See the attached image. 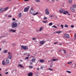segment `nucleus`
I'll use <instances>...</instances> for the list:
<instances>
[{
    "mask_svg": "<svg viewBox=\"0 0 76 76\" xmlns=\"http://www.w3.org/2000/svg\"><path fill=\"white\" fill-rule=\"evenodd\" d=\"M29 67H30V68H31V69H32V68H33V66H29Z\"/></svg>",
    "mask_w": 76,
    "mask_h": 76,
    "instance_id": "a19ab883",
    "label": "nucleus"
},
{
    "mask_svg": "<svg viewBox=\"0 0 76 76\" xmlns=\"http://www.w3.org/2000/svg\"><path fill=\"white\" fill-rule=\"evenodd\" d=\"M51 1H53V2H54V1H55V0H51Z\"/></svg>",
    "mask_w": 76,
    "mask_h": 76,
    "instance_id": "864d4df0",
    "label": "nucleus"
},
{
    "mask_svg": "<svg viewBox=\"0 0 76 76\" xmlns=\"http://www.w3.org/2000/svg\"><path fill=\"white\" fill-rule=\"evenodd\" d=\"M24 1H28V0H24Z\"/></svg>",
    "mask_w": 76,
    "mask_h": 76,
    "instance_id": "603ef678",
    "label": "nucleus"
},
{
    "mask_svg": "<svg viewBox=\"0 0 76 76\" xmlns=\"http://www.w3.org/2000/svg\"><path fill=\"white\" fill-rule=\"evenodd\" d=\"M18 67H19L21 68H24V66L21 64H18Z\"/></svg>",
    "mask_w": 76,
    "mask_h": 76,
    "instance_id": "ddd939ff",
    "label": "nucleus"
},
{
    "mask_svg": "<svg viewBox=\"0 0 76 76\" xmlns=\"http://www.w3.org/2000/svg\"><path fill=\"white\" fill-rule=\"evenodd\" d=\"M69 2L70 3H72V0H69Z\"/></svg>",
    "mask_w": 76,
    "mask_h": 76,
    "instance_id": "c85d7f7f",
    "label": "nucleus"
},
{
    "mask_svg": "<svg viewBox=\"0 0 76 76\" xmlns=\"http://www.w3.org/2000/svg\"><path fill=\"white\" fill-rule=\"evenodd\" d=\"M50 67H53V64H50Z\"/></svg>",
    "mask_w": 76,
    "mask_h": 76,
    "instance_id": "2f4dec72",
    "label": "nucleus"
},
{
    "mask_svg": "<svg viewBox=\"0 0 76 76\" xmlns=\"http://www.w3.org/2000/svg\"><path fill=\"white\" fill-rule=\"evenodd\" d=\"M15 20V18H13L12 19V20Z\"/></svg>",
    "mask_w": 76,
    "mask_h": 76,
    "instance_id": "09e8293b",
    "label": "nucleus"
},
{
    "mask_svg": "<svg viewBox=\"0 0 76 76\" xmlns=\"http://www.w3.org/2000/svg\"><path fill=\"white\" fill-rule=\"evenodd\" d=\"M64 37L65 38H69L70 37V35L67 34H66L64 35Z\"/></svg>",
    "mask_w": 76,
    "mask_h": 76,
    "instance_id": "423d86ee",
    "label": "nucleus"
},
{
    "mask_svg": "<svg viewBox=\"0 0 76 76\" xmlns=\"http://www.w3.org/2000/svg\"><path fill=\"white\" fill-rule=\"evenodd\" d=\"M36 2H39V0H36Z\"/></svg>",
    "mask_w": 76,
    "mask_h": 76,
    "instance_id": "ea45409f",
    "label": "nucleus"
},
{
    "mask_svg": "<svg viewBox=\"0 0 76 76\" xmlns=\"http://www.w3.org/2000/svg\"><path fill=\"white\" fill-rule=\"evenodd\" d=\"M70 10L71 12H75V9L74 8H70Z\"/></svg>",
    "mask_w": 76,
    "mask_h": 76,
    "instance_id": "f8f14e48",
    "label": "nucleus"
},
{
    "mask_svg": "<svg viewBox=\"0 0 76 76\" xmlns=\"http://www.w3.org/2000/svg\"><path fill=\"white\" fill-rule=\"evenodd\" d=\"M20 23H18V24H19V25H20Z\"/></svg>",
    "mask_w": 76,
    "mask_h": 76,
    "instance_id": "774afa93",
    "label": "nucleus"
},
{
    "mask_svg": "<svg viewBox=\"0 0 76 76\" xmlns=\"http://www.w3.org/2000/svg\"><path fill=\"white\" fill-rule=\"evenodd\" d=\"M44 28L43 27H42L40 28L39 30V32H41L42 30H43Z\"/></svg>",
    "mask_w": 76,
    "mask_h": 76,
    "instance_id": "a211bd4d",
    "label": "nucleus"
},
{
    "mask_svg": "<svg viewBox=\"0 0 76 76\" xmlns=\"http://www.w3.org/2000/svg\"><path fill=\"white\" fill-rule=\"evenodd\" d=\"M36 39V38H34L32 39V40H35Z\"/></svg>",
    "mask_w": 76,
    "mask_h": 76,
    "instance_id": "58836bf2",
    "label": "nucleus"
},
{
    "mask_svg": "<svg viewBox=\"0 0 76 76\" xmlns=\"http://www.w3.org/2000/svg\"><path fill=\"white\" fill-rule=\"evenodd\" d=\"M18 26V23H12V28H16Z\"/></svg>",
    "mask_w": 76,
    "mask_h": 76,
    "instance_id": "f03ea898",
    "label": "nucleus"
},
{
    "mask_svg": "<svg viewBox=\"0 0 76 76\" xmlns=\"http://www.w3.org/2000/svg\"><path fill=\"white\" fill-rule=\"evenodd\" d=\"M37 70H39V68H38L37 69Z\"/></svg>",
    "mask_w": 76,
    "mask_h": 76,
    "instance_id": "5fc2aeb1",
    "label": "nucleus"
},
{
    "mask_svg": "<svg viewBox=\"0 0 76 76\" xmlns=\"http://www.w3.org/2000/svg\"><path fill=\"white\" fill-rule=\"evenodd\" d=\"M47 20H46V21H43L42 22L44 23H47Z\"/></svg>",
    "mask_w": 76,
    "mask_h": 76,
    "instance_id": "a878e982",
    "label": "nucleus"
},
{
    "mask_svg": "<svg viewBox=\"0 0 76 76\" xmlns=\"http://www.w3.org/2000/svg\"><path fill=\"white\" fill-rule=\"evenodd\" d=\"M61 28H63L64 26H63V25H61Z\"/></svg>",
    "mask_w": 76,
    "mask_h": 76,
    "instance_id": "a18cd8bd",
    "label": "nucleus"
},
{
    "mask_svg": "<svg viewBox=\"0 0 76 76\" xmlns=\"http://www.w3.org/2000/svg\"><path fill=\"white\" fill-rule=\"evenodd\" d=\"M0 76H2V75L1 74H0Z\"/></svg>",
    "mask_w": 76,
    "mask_h": 76,
    "instance_id": "0e129e2a",
    "label": "nucleus"
},
{
    "mask_svg": "<svg viewBox=\"0 0 76 76\" xmlns=\"http://www.w3.org/2000/svg\"><path fill=\"white\" fill-rule=\"evenodd\" d=\"M66 72H67V73H72L71 71H70L67 70L66 71Z\"/></svg>",
    "mask_w": 76,
    "mask_h": 76,
    "instance_id": "cd10ccee",
    "label": "nucleus"
},
{
    "mask_svg": "<svg viewBox=\"0 0 76 76\" xmlns=\"http://www.w3.org/2000/svg\"><path fill=\"white\" fill-rule=\"evenodd\" d=\"M63 52L64 54H66V50H63Z\"/></svg>",
    "mask_w": 76,
    "mask_h": 76,
    "instance_id": "f704fd0d",
    "label": "nucleus"
},
{
    "mask_svg": "<svg viewBox=\"0 0 76 76\" xmlns=\"http://www.w3.org/2000/svg\"><path fill=\"white\" fill-rule=\"evenodd\" d=\"M74 37H75V39H76V34H75L74 35Z\"/></svg>",
    "mask_w": 76,
    "mask_h": 76,
    "instance_id": "473e14b6",
    "label": "nucleus"
},
{
    "mask_svg": "<svg viewBox=\"0 0 76 76\" xmlns=\"http://www.w3.org/2000/svg\"><path fill=\"white\" fill-rule=\"evenodd\" d=\"M48 25L49 26H51L52 25H53V23H50Z\"/></svg>",
    "mask_w": 76,
    "mask_h": 76,
    "instance_id": "bb28decb",
    "label": "nucleus"
},
{
    "mask_svg": "<svg viewBox=\"0 0 76 76\" xmlns=\"http://www.w3.org/2000/svg\"><path fill=\"white\" fill-rule=\"evenodd\" d=\"M61 32V31H56V33H57V34H60Z\"/></svg>",
    "mask_w": 76,
    "mask_h": 76,
    "instance_id": "393cba45",
    "label": "nucleus"
},
{
    "mask_svg": "<svg viewBox=\"0 0 76 76\" xmlns=\"http://www.w3.org/2000/svg\"><path fill=\"white\" fill-rule=\"evenodd\" d=\"M3 12H4V9H3V8H2L0 9V13H3Z\"/></svg>",
    "mask_w": 76,
    "mask_h": 76,
    "instance_id": "dca6fc26",
    "label": "nucleus"
},
{
    "mask_svg": "<svg viewBox=\"0 0 76 76\" xmlns=\"http://www.w3.org/2000/svg\"><path fill=\"white\" fill-rule=\"evenodd\" d=\"M73 7H74V8L76 7V4H74L73 5Z\"/></svg>",
    "mask_w": 76,
    "mask_h": 76,
    "instance_id": "72a5a7b5",
    "label": "nucleus"
},
{
    "mask_svg": "<svg viewBox=\"0 0 76 76\" xmlns=\"http://www.w3.org/2000/svg\"><path fill=\"white\" fill-rule=\"evenodd\" d=\"M8 9H9V7L5 8V10H4V12H6V11Z\"/></svg>",
    "mask_w": 76,
    "mask_h": 76,
    "instance_id": "4be33fe9",
    "label": "nucleus"
},
{
    "mask_svg": "<svg viewBox=\"0 0 76 76\" xmlns=\"http://www.w3.org/2000/svg\"><path fill=\"white\" fill-rule=\"evenodd\" d=\"M44 19L45 20H46L47 19V17H44Z\"/></svg>",
    "mask_w": 76,
    "mask_h": 76,
    "instance_id": "4c0bfd02",
    "label": "nucleus"
},
{
    "mask_svg": "<svg viewBox=\"0 0 76 76\" xmlns=\"http://www.w3.org/2000/svg\"><path fill=\"white\" fill-rule=\"evenodd\" d=\"M45 43V42L44 41H40L39 42V45L40 46H42V45H43Z\"/></svg>",
    "mask_w": 76,
    "mask_h": 76,
    "instance_id": "0eeeda50",
    "label": "nucleus"
},
{
    "mask_svg": "<svg viewBox=\"0 0 76 76\" xmlns=\"http://www.w3.org/2000/svg\"><path fill=\"white\" fill-rule=\"evenodd\" d=\"M40 63H42V62H45V61L44 60H40Z\"/></svg>",
    "mask_w": 76,
    "mask_h": 76,
    "instance_id": "5701e85b",
    "label": "nucleus"
},
{
    "mask_svg": "<svg viewBox=\"0 0 76 76\" xmlns=\"http://www.w3.org/2000/svg\"><path fill=\"white\" fill-rule=\"evenodd\" d=\"M9 31L10 32H15L16 31V30H13L12 29H10L9 30Z\"/></svg>",
    "mask_w": 76,
    "mask_h": 76,
    "instance_id": "6ab92c4d",
    "label": "nucleus"
},
{
    "mask_svg": "<svg viewBox=\"0 0 76 76\" xmlns=\"http://www.w3.org/2000/svg\"><path fill=\"white\" fill-rule=\"evenodd\" d=\"M53 16H52V15H51L50 16V18H52V17H53Z\"/></svg>",
    "mask_w": 76,
    "mask_h": 76,
    "instance_id": "13d9d810",
    "label": "nucleus"
},
{
    "mask_svg": "<svg viewBox=\"0 0 76 76\" xmlns=\"http://www.w3.org/2000/svg\"><path fill=\"white\" fill-rule=\"evenodd\" d=\"M54 25L53 26H52V28H53V27H54Z\"/></svg>",
    "mask_w": 76,
    "mask_h": 76,
    "instance_id": "69168bd1",
    "label": "nucleus"
},
{
    "mask_svg": "<svg viewBox=\"0 0 76 76\" xmlns=\"http://www.w3.org/2000/svg\"><path fill=\"white\" fill-rule=\"evenodd\" d=\"M4 37H5V36H3L2 38H4Z\"/></svg>",
    "mask_w": 76,
    "mask_h": 76,
    "instance_id": "052dcab7",
    "label": "nucleus"
},
{
    "mask_svg": "<svg viewBox=\"0 0 76 76\" xmlns=\"http://www.w3.org/2000/svg\"><path fill=\"white\" fill-rule=\"evenodd\" d=\"M21 47L22 49L24 50H27L28 49V46H24L23 45H21Z\"/></svg>",
    "mask_w": 76,
    "mask_h": 76,
    "instance_id": "7ed1b4c3",
    "label": "nucleus"
},
{
    "mask_svg": "<svg viewBox=\"0 0 76 76\" xmlns=\"http://www.w3.org/2000/svg\"><path fill=\"white\" fill-rule=\"evenodd\" d=\"M45 14L46 15H49V10L48 8H47L45 10Z\"/></svg>",
    "mask_w": 76,
    "mask_h": 76,
    "instance_id": "20e7f679",
    "label": "nucleus"
},
{
    "mask_svg": "<svg viewBox=\"0 0 76 76\" xmlns=\"http://www.w3.org/2000/svg\"><path fill=\"white\" fill-rule=\"evenodd\" d=\"M32 75H33V73L32 72H29L28 74V76H32Z\"/></svg>",
    "mask_w": 76,
    "mask_h": 76,
    "instance_id": "2eb2a0df",
    "label": "nucleus"
},
{
    "mask_svg": "<svg viewBox=\"0 0 76 76\" xmlns=\"http://www.w3.org/2000/svg\"><path fill=\"white\" fill-rule=\"evenodd\" d=\"M8 73H9V72H8L5 73V74H8Z\"/></svg>",
    "mask_w": 76,
    "mask_h": 76,
    "instance_id": "8fccbe9b",
    "label": "nucleus"
},
{
    "mask_svg": "<svg viewBox=\"0 0 76 76\" xmlns=\"http://www.w3.org/2000/svg\"><path fill=\"white\" fill-rule=\"evenodd\" d=\"M59 45H62V44L61 43H60V44H59Z\"/></svg>",
    "mask_w": 76,
    "mask_h": 76,
    "instance_id": "4d7b16f0",
    "label": "nucleus"
},
{
    "mask_svg": "<svg viewBox=\"0 0 76 76\" xmlns=\"http://www.w3.org/2000/svg\"><path fill=\"white\" fill-rule=\"evenodd\" d=\"M10 62L9 61V60L8 58L6 59V61H5V63L6 64H8Z\"/></svg>",
    "mask_w": 76,
    "mask_h": 76,
    "instance_id": "1a4fd4ad",
    "label": "nucleus"
},
{
    "mask_svg": "<svg viewBox=\"0 0 76 76\" xmlns=\"http://www.w3.org/2000/svg\"><path fill=\"white\" fill-rule=\"evenodd\" d=\"M71 28H74V26L73 25H72L71 26Z\"/></svg>",
    "mask_w": 76,
    "mask_h": 76,
    "instance_id": "49530a36",
    "label": "nucleus"
},
{
    "mask_svg": "<svg viewBox=\"0 0 76 76\" xmlns=\"http://www.w3.org/2000/svg\"><path fill=\"white\" fill-rule=\"evenodd\" d=\"M30 13L31 14H32L33 15H38L39 14L38 12H37L36 13H35V11L32 8H31L30 10ZM35 13V14H34Z\"/></svg>",
    "mask_w": 76,
    "mask_h": 76,
    "instance_id": "f257e3e1",
    "label": "nucleus"
},
{
    "mask_svg": "<svg viewBox=\"0 0 76 76\" xmlns=\"http://www.w3.org/2000/svg\"><path fill=\"white\" fill-rule=\"evenodd\" d=\"M20 62H22L23 61L22 60H20Z\"/></svg>",
    "mask_w": 76,
    "mask_h": 76,
    "instance_id": "6e6d98bb",
    "label": "nucleus"
},
{
    "mask_svg": "<svg viewBox=\"0 0 76 76\" xmlns=\"http://www.w3.org/2000/svg\"><path fill=\"white\" fill-rule=\"evenodd\" d=\"M57 44V42H55L54 43V44Z\"/></svg>",
    "mask_w": 76,
    "mask_h": 76,
    "instance_id": "3c124183",
    "label": "nucleus"
},
{
    "mask_svg": "<svg viewBox=\"0 0 76 76\" xmlns=\"http://www.w3.org/2000/svg\"><path fill=\"white\" fill-rule=\"evenodd\" d=\"M54 28H56V29H57V27H56V26H54Z\"/></svg>",
    "mask_w": 76,
    "mask_h": 76,
    "instance_id": "79ce46f5",
    "label": "nucleus"
},
{
    "mask_svg": "<svg viewBox=\"0 0 76 76\" xmlns=\"http://www.w3.org/2000/svg\"><path fill=\"white\" fill-rule=\"evenodd\" d=\"M8 18H11V17H12V15H9L8 16Z\"/></svg>",
    "mask_w": 76,
    "mask_h": 76,
    "instance_id": "37998d69",
    "label": "nucleus"
},
{
    "mask_svg": "<svg viewBox=\"0 0 76 76\" xmlns=\"http://www.w3.org/2000/svg\"><path fill=\"white\" fill-rule=\"evenodd\" d=\"M64 27L65 28H68V26L67 24H65L64 26Z\"/></svg>",
    "mask_w": 76,
    "mask_h": 76,
    "instance_id": "c756f323",
    "label": "nucleus"
},
{
    "mask_svg": "<svg viewBox=\"0 0 76 76\" xmlns=\"http://www.w3.org/2000/svg\"><path fill=\"white\" fill-rule=\"evenodd\" d=\"M7 52V50H5L3 51V53L5 54Z\"/></svg>",
    "mask_w": 76,
    "mask_h": 76,
    "instance_id": "b1692460",
    "label": "nucleus"
},
{
    "mask_svg": "<svg viewBox=\"0 0 76 76\" xmlns=\"http://www.w3.org/2000/svg\"><path fill=\"white\" fill-rule=\"evenodd\" d=\"M72 62L71 61V62H69L68 63V64H72Z\"/></svg>",
    "mask_w": 76,
    "mask_h": 76,
    "instance_id": "7c9ffc66",
    "label": "nucleus"
},
{
    "mask_svg": "<svg viewBox=\"0 0 76 76\" xmlns=\"http://www.w3.org/2000/svg\"><path fill=\"white\" fill-rule=\"evenodd\" d=\"M22 16V13L21 12L18 15V18H20Z\"/></svg>",
    "mask_w": 76,
    "mask_h": 76,
    "instance_id": "f3484780",
    "label": "nucleus"
},
{
    "mask_svg": "<svg viewBox=\"0 0 76 76\" xmlns=\"http://www.w3.org/2000/svg\"><path fill=\"white\" fill-rule=\"evenodd\" d=\"M0 38H2V37L1 36L0 37Z\"/></svg>",
    "mask_w": 76,
    "mask_h": 76,
    "instance_id": "e2e57ef3",
    "label": "nucleus"
},
{
    "mask_svg": "<svg viewBox=\"0 0 76 76\" xmlns=\"http://www.w3.org/2000/svg\"><path fill=\"white\" fill-rule=\"evenodd\" d=\"M33 63H32V62H30V65H31V64H32Z\"/></svg>",
    "mask_w": 76,
    "mask_h": 76,
    "instance_id": "c03bdc74",
    "label": "nucleus"
},
{
    "mask_svg": "<svg viewBox=\"0 0 76 76\" xmlns=\"http://www.w3.org/2000/svg\"><path fill=\"white\" fill-rule=\"evenodd\" d=\"M7 0V1H12V0Z\"/></svg>",
    "mask_w": 76,
    "mask_h": 76,
    "instance_id": "680f3d73",
    "label": "nucleus"
},
{
    "mask_svg": "<svg viewBox=\"0 0 76 76\" xmlns=\"http://www.w3.org/2000/svg\"><path fill=\"white\" fill-rule=\"evenodd\" d=\"M6 62H4V61H2V65H6Z\"/></svg>",
    "mask_w": 76,
    "mask_h": 76,
    "instance_id": "412c9836",
    "label": "nucleus"
},
{
    "mask_svg": "<svg viewBox=\"0 0 76 76\" xmlns=\"http://www.w3.org/2000/svg\"><path fill=\"white\" fill-rule=\"evenodd\" d=\"M28 58H29V57H26L25 58V59H27V60H28Z\"/></svg>",
    "mask_w": 76,
    "mask_h": 76,
    "instance_id": "de8ad7c7",
    "label": "nucleus"
},
{
    "mask_svg": "<svg viewBox=\"0 0 76 76\" xmlns=\"http://www.w3.org/2000/svg\"><path fill=\"white\" fill-rule=\"evenodd\" d=\"M29 10V8H25L24 10V12H28Z\"/></svg>",
    "mask_w": 76,
    "mask_h": 76,
    "instance_id": "4468645a",
    "label": "nucleus"
},
{
    "mask_svg": "<svg viewBox=\"0 0 76 76\" xmlns=\"http://www.w3.org/2000/svg\"><path fill=\"white\" fill-rule=\"evenodd\" d=\"M36 60V58L35 57H34L30 61L31 62H34Z\"/></svg>",
    "mask_w": 76,
    "mask_h": 76,
    "instance_id": "9d476101",
    "label": "nucleus"
},
{
    "mask_svg": "<svg viewBox=\"0 0 76 76\" xmlns=\"http://www.w3.org/2000/svg\"><path fill=\"white\" fill-rule=\"evenodd\" d=\"M64 9H61L59 10V13H62L63 12V11H64Z\"/></svg>",
    "mask_w": 76,
    "mask_h": 76,
    "instance_id": "9b49d317",
    "label": "nucleus"
},
{
    "mask_svg": "<svg viewBox=\"0 0 76 76\" xmlns=\"http://www.w3.org/2000/svg\"><path fill=\"white\" fill-rule=\"evenodd\" d=\"M28 57H29V54H28Z\"/></svg>",
    "mask_w": 76,
    "mask_h": 76,
    "instance_id": "338daca9",
    "label": "nucleus"
},
{
    "mask_svg": "<svg viewBox=\"0 0 76 76\" xmlns=\"http://www.w3.org/2000/svg\"><path fill=\"white\" fill-rule=\"evenodd\" d=\"M44 66H41L40 67V69H43V68H44Z\"/></svg>",
    "mask_w": 76,
    "mask_h": 76,
    "instance_id": "c9c22d12",
    "label": "nucleus"
},
{
    "mask_svg": "<svg viewBox=\"0 0 76 76\" xmlns=\"http://www.w3.org/2000/svg\"><path fill=\"white\" fill-rule=\"evenodd\" d=\"M48 69L49 70H51V71H53V69H51L50 68H49Z\"/></svg>",
    "mask_w": 76,
    "mask_h": 76,
    "instance_id": "e433bc0d",
    "label": "nucleus"
},
{
    "mask_svg": "<svg viewBox=\"0 0 76 76\" xmlns=\"http://www.w3.org/2000/svg\"><path fill=\"white\" fill-rule=\"evenodd\" d=\"M58 59H52L51 61H58Z\"/></svg>",
    "mask_w": 76,
    "mask_h": 76,
    "instance_id": "aec40b11",
    "label": "nucleus"
},
{
    "mask_svg": "<svg viewBox=\"0 0 76 76\" xmlns=\"http://www.w3.org/2000/svg\"><path fill=\"white\" fill-rule=\"evenodd\" d=\"M5 42H6V41H4L3 42V43H5Z\"/></svg>",
    "mask_w": 76,
    "mask_h": 76,
    "instance_id": "bf43d9fd",
    "label": "nucleus"
},
{
    "mask_svg": "<svg viewBox=\"0 0 76 76\" xmlns=\"http://www.w3.org/2000/svg\"><path fill=\"white\" fill-rule=\"evenodd\" d=\"M8 55H9L8 56V58L9 59H11L12 58V54H11V53L8 52Z\"/></svg>",
    "mask_w": 76,
    "mask_h": 76,
    "instance_id": "39448f33",
    "label": "nucleus"
},
{
    "mask_svg": "<svg viewBox=\"0 0 76 76\" xmlns=\"http://www.w3.org/2000/svg\"><path fill=\"white\" fill-rule=\"evenodd\" d=\"M66 13H67L68 15H70V14H69V12L68 11H66L65 10H64V12H63V14L64 15H66Z\"/></svg>",
    "mask_w": 76,
    "mask_h": 76,
    "instance_id": "6e6552de",
    "label": "nucleus"
}]
</instances>
